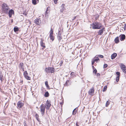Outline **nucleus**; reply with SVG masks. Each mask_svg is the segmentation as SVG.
Returning <instances> with one entry per match:
<instances>
[{"instance_id": "nucleus-11", "label": "nucleus", "mask_w": 126, "mask_h": 126, "mask_svg": "<svg viewBox=\"0 0 126 126\" xmlns=\"http://www.w3.org/2000/svg\"><path fill=\"white\" fill-rule=\"evenodd\" d=\"M58 33L57 35V37L58 40L59 41L62 39V37L61 36V32L59 30Z\"/></svg>"}, {"instance_id": "nucleus-34", "label": "nucleus", "mask_w": 126, "mask_h": 126, "mask_svg": "<svg viewBox=\"0 0 126 126\" xmlns=\"http://www.w3.org/2000/svg\"><path fill=\"white\" fill-rule=\"evenodd\" d=\"M107 87L106 86H104V88L103 89V92H105L106 91L107 89Z\"/></svg>"}, {"instance_id": "nucleus-52", "label": "nucleus", "mask_w": 126, "mask_h": 126, "mask_svg": "<svg viewBox=\"0 0 126 126\" xmlns=\"http://www.w3.org/2000/svg\"><path fill=\"white\" fill-rule=\"evenodd\" d=\"M36 0L38 1L37 3H38V2H39V0Z\"/></svg>"}, {"instance_id": "nucleus-49", "label": "nucleus", "mask_w": 126, "mask_h": 126, "mask_svg": "<svg viewBox=\"0 0 126 126\" xmlns=\"http://www.w3.org/2000/svg\"><path fill=\"white\" fill-rule=\"evenodd\" d=\"M21 69L23 71H24V67H23V68H21Z\"/></svg>"}, {"instance_id": "nucleus-59", "label": "nucleus", "mask_w": 126, "mask_h": 126, "mask_svg": "<svg viewBox=\"0 0 126 126\" xmlns=\"http://www.w3.org/2000/svg\"><path fill=\"white\" fill-rule=\"evenodd\" d=\"M61 63H63V62H61Z\"/></svg>"}, {"instance_id": "nucleus-55", "label": "nucleus", "mask_w": 126, "mask_h": 126, "mask_svg": "<svg viewBox=\"0 0 126 126\" xmlns=\"http://www.w3.org/2000/svg\"><path fill=\"white\" fill-rule=\"evenodd\" d=\"M11 22H13V20H12V21H11Z\"/></svg>"}, {"instance_id": "nucleus-44", "label": "nucleus", "mask_w": 126, "mask_h": 126, "mask_svg": "<svg viewBox=\"0 0 126 126\" xmlns=\"http://www.w3.org/2000/svg\"><path fill=\"white\" fill-rule=\"evenodd\" d=\"M74 74H75V73L74 72H72L70 74V75L71 76H72L74 75Z\"/></svg>"}, {"instance_id": "nucleus-35", "label": "nucleus", "mask_w": 126, "mask_h": 126, "mask_svg": "<svg viewBox=\"0 0 126 126\" xmlns=\"http://www.w3.org/2000/svg\"><path fill=\"white\" fill-rule=\"evenodd\" d=\"M110 103V102L108 101H107V102L106 103L105 106L106 107H108V105H109V104Z\"/></svg>"}, {"instance_id": "nucleus-14", "label": "nucleus", "mask_w": 126, "mask_h": 126, "mask_svg": "<svg viewBox=\"0 0 126 126\" xmlns=\"http://www.w3.org/2000/svg\"><path fill=\"white\" fill-rule=\"evenodd\" d=\"M51 104L47 100V103L46 104V105L47 106L46 108L47 110H49L50 107L51 106Z\"/></svg>"}, {"instance_id": "nucleus-12", "label": "nucleus", "mask_w": 126, "mask_h": 126, "mask_svg": "<svg viewBox=\"0 0 126 126\" xmlns=\"http://www.w3.org/2000/svg\"><path fill=\"white\" fill-rule=\"evenodd\" d=\"M120 39L121 41H123L125 39L126 36L125 34H121L119 36Z\"/></svg>"}, {"instance_id": "nucleus-33", "label": "nucleus", "mask_w": 126, "mask_h": 126, "mask_svg": "<svg viewBox=\"0 0 126 126\" xmlns=\"http://www.w3.org/2000/svg\"><path fill=\"white\" fill-rule=\"evenodd\" d=\"M120 77L117 76L116 78V80L117 82H118L119 80Z\"/></svg>"}, {"instance_id": "nucleus-42", "label": "nucleus", "mask_w": 126, "mask_h": 126, "mask_svg": "<svg viewBox=\"0 0 126 126\" xmlns=\"http://www.w3.org/2000/svg\"><path fill=\"white\" fill-rule=\"evenodd\" d=\"M50 9V8L49 7H48L46 9V11H49V10Z\"/></svg>"}, {"instance_id": "nucleus-5", "label": "nucleus", "mask_w": 126, "mask_h": 126, "mask_svg": "<svg viewBox=\"0 0 126 126\" xmlns=\"http://www.w3.org/2000/svg\"><path fill=\"white\" fill-rule=\"evenodd\" d=\"M24 105V103L22 101H20L17 103V108L19 109L22 108Z\"/></svg>"}, {"instance_id": "nucleus-54", "label": "nucleus", "mask_w": 126, "mask_h": 126, "mask_svg": "<svg viewBox=\"0 0 126 126\" xmlns=\"http://www.w3.org/2000/svg\"><path fill=\"white\" fill-rule=\"evenodd\" d=\"M14 105H16V104L15 103L14 104Z\"/></svg>"}, {"instance_id": "nucleus-37", "label": "nucleus", "mask_w": 126, "mask_h": 126, "mask_svg": "<svg viewBox=\"0 0 126 126\" xmlns=\"http://www.w3.org/2000/svg\"><path fill=\"white\" fill-rule=\"evenodd\" d=\"M116 75H117V76L120 77V73L119 72H116Z\"/></svg>"}, {"instance_id": "nucleus-51", "label": "nucleus", "mask_w": 126, "mask_h": 126, "mask_svg": "<svg viewBox=\"0 0 126 126\" xmlns=\"http://www.w3.org/2000/svg\"><path fill=\"white\" fill-rule=\"evenodd\" d=\"M77 126H79V125H78V123H77L76 124Z\"/></svg>"}, {"instance_id": "nucleus-40", "label": "nucleus", "mask_w": 126, "mask_h": 126, "mask_svg": "<svg viewBox=\"0 0 126 126\" xmlns=\"http://www.w3.org/2000/svg\"><path fill=\"white\" fill-rule=\"evenodd\" d=\"M108 66V65L106 64H104L103 66V68H104L107 67Z\"/></svg>"}, {"instance_id": "nucleus-48", "label": "nucleus", "mask_w": 126, "mask_h": 126, "mask_svg": "<svg viewBox=\"0 0 126 126\" xmlns=\"http://www.w3.org/2000/svg\"><path fill=\"white\" fill-rule=\"evenodd\" d=\"M63 102H60V104L61 105H62L63 104Z\"/></svg>"}, {"instance_id": "nucleus-22", "label": "nucleus", "mask_w": 126, "mask_h": 126, "mask_svg": "<svg viewBox=\"0 0 126 126\" xmlns=\"http://www.w3.org/2000/svg\"><path fill=\"white\" fill-rule=\"evenodd\" d=\"M77 108L75 109L73 111L72 114L74 115L76 114V112L77 111Z\"/></svg>"}, {"instance_id": "nucleus-6", "label": "nucleus", "mask_w": 126, "mask_h": 126, "mask_svg": "<svg viewBox=\"0 0 126 126\" xmlns=\"http://www.w3.org/2000/svg\"><path fill=\"white\" fill-rule=\"evenodd\" d=\"M23 75L24 77L28 80H31V78L29 76L28 74L26 71H25Z\"/></svg>"}, {"instance_id": "nucleus-32", "label": "nucleus", "mask_w": 126, "mask_h": 126, "mask_svg": "<svg viewBox=\"0 0 126 126\" xmlns=\"http://www.w3.org/2000/svg\"><path fill=\"white\" fill-rule=\"evenodd\" d=\"M53 29L51 28V30L50 32L49 35H53Z\"/></svg>"}, {"instance_id": "nucleus-47", "label": "nucleus", "mask_w": 126, "mask_h": 126, "mask_svg": "<svg viewBox=\"0 0 126 126\" xmlns=\"http://www.w3.org/2000/svg\"><path fill=\"white\" fill-rule=\"evenodd\" d=\"M100 75V74L99 73H98L96 75L97 76H99Z\"/></svg>"}, {"instance_id": "nucleus-3", "label": "nucleus", "mask_w": 126, "mask_h": 126, "mask_svg": "<svg viewBox=\"0 0 126 126\" xmlns=\"http://www.w3.org/2000/svg\"><path fill=\"white\" fill-rule=\"evenodd\" d=\"M2 11L4 12V13L7 14L8 12L9 11V8L8 6L6 4L4 3L2 5Z\"/></svg>"}, {"instance_id": "nucleus-9", "label": "nucleus", "mask_w": 126, "mask_h": 126, "mask_svg": "<svg viewBox=\"0 0 126 126\" xmlns=\"http://www.w3.org/2000/svg\"><path fill=\"white\" fill-rule=\"evenodd\" d=\"M7 14H8L9 17H12V15L14 14V11L12 9H11L8 12Z\"/></svg>"}, {"instance_id": "nucleus-16", "label": "nucleus", "mask_w": 126, "mask_h": 126, "mask_svg": "<svg viewBox=\"0 0 126 126\" xmlns=\"http://www.w3.org/2000/svg\"><path fill=\"white\" fill-rule=\"evenodd\" d=\"M117 55V54L116 53H114L112 54L111 56V58L113 60L115 58Z\"/></svg>"}, {"instance_id": "nucleus-38", "label": "nucleus", "mask_w": 126, "mask_h": 126, "mask_svg": "<svg viewBox=\"0 0 126 126\" xmlns=\"http://www.w3.org/2000/svg\"><path fill=\"white\" fill-rule=\"evenodd\" d=\"M99 15H97L95 16V17L96 19H97L99 17Z\"/></svg>"}, {"instance_id": "nucleus-46", "label": "nucleus", "mask_w": 126, "mask_h": 126, "mask_svg": "<svg viewBox=\"0 0 126 126\" xmlns=\"http://www.w3.org/2000/svg\"><path fill=\"white\" fill-rule=\"evenodd\" d=\"M27 12H24L23 13V14H24L25 15H26L27 14Z\"/></svg>"}, {"instance_id": "nucleus-39", "label": "nucleus", "mask_w": 126, "mask_h": 126, "mask_svg": "<svg viewBox=\"0 0 126 126\" xmlns=\"http://www.w3.org/2000/svg\"><path fill=\"white\" fill-rule=\"evenodd\" d=\"M95 62V61L93 59L92 62V65L94 64Z\"/></svg>"}, {"instance_id": "nucleus-19", "label": "nucleus", "mask_w": 126, "mask_h": 126, "mask_svg": "<svg viewBox=\"0 0 126 126\" xmlns=\"http://www.w3.org/2000/svg\"><path fill=\"white\" fill-rule=\"evenodd\" d=\"M69 80H67L65 83V85L66 86H69L70 85V83L69 82Z\"/></svg>"}, {"instance_id": "nucleus-31", "label": "nucleus", "mask_w": 126, "mask_h": 126, "mask_svg": "<svg viewBox=\"0 0 126 126\" xmlns=\"http://www.w3.org/2000/svg\"><path fill=\"white\" fill-rule=\"evenodd\" d=\"M93 73H94L95 74V75L96 74V73L97 72V70L96 69V68L94 69H93Z\"/></svg>"}, {"instance_id": "nucleus-43", "label": "nucleus", "mask_w": 126, "mask_h": 126, "mask_svg": "<svg viewBox=\"0 0 126 126\" xmlns=\"http://www.w3.org/2000/svg\"><path fill=\"white\" fill-rule=\"evenodd\" d=\"M58 0H53L54 3L55 4H56L57 3V2Z\"/></svg>"}, {"instance_id": "nucleus-26", "label": "nucleus", "mask_w": 126, "mask_h": 126, "mask_svg": "<svg viewBox=\"0 0 126 126\" xmlns=\"http://www.w3.org/2000/svg\"><path fill=\"white\" fill-rule=\"evenodd\" d=\"M49 38L52 41L54 40V36H53V35H49Z\"/></svg>"}, {"instance_id": "nucleus-15", "label": "nucleus", "mask_w": 126, "mask_h": 126, "mask_svg": "<svg viewBox=\"0 0 126 126\" xmlns=\"http://www.w3.org/2000/svg\"><path fill=\"white\" fill-rule=\"evenodd\" d=\"M65 6V5L64 4H63L61 5V12H63V11H64L65 9V8L64 7V6Z\"/></svg>"}, {"instance_id": "nucleus-21", "label": "nucleus", "mask_w": 126, "mask_h": 126, "mask_svg": "<svg viewBox=\"0 0 126 126\" xmlns=\"http://www.w3.org/2000/svg\"><path fill=\"white\" fill-rule=\"evenodd\" d=\"M24 63H20L19 66V67L20 68H22L24 67Z\"/></svg>"}, {"instance_id": "nucleus-1", "label": "nucleus", "mask_w": 126, "mask_h": 126, "mask_svg": "<svg viewBox=\"0 0 126 126\" xmlns=\"http://www.w3.org/2000/svg\"><path fill=\"white\" fill-rule=\"evenodd\" d=\"M92 28L93 29H100L102 27V24L100 22H95L92 25Z\"/></svg>"}, {"instance_id": "nucleus-4", "label": "nucleus", "mask_w": 126, "mask_h": 126, "mask_svg": "<svg viewBox=\"0 0 126 126\" xmlns=\"http://www.w3.org/2000/svg\"><path fill=\"white\" fill-rule=\"evenodd\" d=\"M40 111L42 116H43L44 114L45 111V106L44 104H42L40 107Z\"/></svg>"}, {"instance_id": "nucleus-45", "label": "nucleus", "mask_w": 126, "mask_h": 126, "mask_svg": "<svg viewBox=\"0 0 126 126\" xmlns=\"http://www.w3.org/2000/svg\"><path fill=\"white\" fill-rule=\"evenodd\" d=\"M124 30H126V24H125V25L124 27Z\"/></svg>"}, {"instance_id": "nucleus-60", "label": "nucleus", "mask_w": 126, "mask_h": 126, "mask_svg": "<svg viewBox=\"0 0 126 126\" xmlns=\"http://www.w3.org/2000/svg\"><path fill=\"white\" fill-rule=\"evenodd\" d=\"M36 108H38V107H36Z\"/></svg>"}, {"instance_id": "nucleus-30", "label": "nucleus", "mask_w": 126, "mask_h": 126, "mask_svg": "<svg viewBox=\"0 0 126 126\" xmlns=\"http://www.w3.org/2000/svg\"><path fill=\"white\" fill-rule=\"evenodd\" d=\"M126 67V66L124 64L122 63L121 64V69L124 68Z\"/></svg>"}, {"instance_id": "nucleus-13", "label": "nucleus", "mask_w": 126, "mask_h": 126, "mask_svg": "<svg viewBox=\"0 0 126 126\" xmlns=\"http://www.w3.org/2000/svg\"><path fill=\"white\" fill-rule=\"evenodd\" d=\"M94 89L93 88H91L90 89L89 91V93L90 95H93L94 93Z\"/></svg>"}, {"instance_id": "nucleus-36", "label": "nucleus", "mask_w": 126, "mask_h": 126, "mask_svg": "<svg viewBox=\"0 0 126 126\" xmlns=\"http://www.w3.org/2000/svg\"><path fill=\"white\" fill-rule=\"evenodd\" d=\"M122 70L125 73H126V67H125L124 68H123L122 69Z\"/></svg>"}, {"instance_id": "nucleus-7", "label": "nucleus", "mask_w": 126, "mask_h": 126, "mask_svg": "<svg viewBox=\"0 0 126 126\" xmlns=\"http://www.w3.org/2000/svg\"><path fill=\"white\" fill-rule=\"evenodd\" d=\"M44 40L42 39H41V41L40 42V44L41 46L43 47L42 49L44 50V49H45L46 46L45 43L43 42Z\"/></svg>"}, {"instance_id": "nucleus-56", "label": "nucleus", "mask_w": 126, "mask_h": 126, "mask_svg": "<svg viewBox=\"0 0 126 126\" xmlns=\"http://www.w3.org/2000/svg\"><path fill=\"white\" fill-rule=\"evenodd\" d=\"M31 22H30V24H31Z\"/></svg>"}, {"instance_id": "nucleus-17", "label": "nucleus", "mask_w": 126, "mask_h": 126, "mask_svg": "<svg viewBox=\"0 0 126 126\" xmlns=\"http://www.w3.org/2000/svg\"><path fill=\"white\" fill-rule=\"evenodd\" d=\"M93 59L96 63L97 62H98V61H99L100 60L97 55L95 56Z\"/></svg>"}, {"instance_id": "nucleus-10", "label": "nucleus", "mask_w": 126, "mask_h": 126, "mask_svg": "<svg viewBox=\"0 0 126 126\" xmlns=\"http://www.w3.org/2000/svg\"><path fill=\"white\" fill-rule=\"evenodd\" d=\"M105 31V28H102L101 29L99 30V31L98 32V35H102L103 33V31Z\"/></svg>"}, {"instance_id": "nucleus-58", "label": "nucleus", "mask_w": 126, "mask_h": 126, "mask_svg": "<svg viewBox=\"0 0 126 126\" xmlns=\"http://www.w3.org/2000/svg\"><path fill=\"white\" fill-rule=\"evenodd\" d=\"M61 63H63V62H61Z\"/></svg>"}, {"instance_id": "nucleus-28", "label": "nucleus", "mask_w": 126, "mask_h": 126, "mask_svg": "<svg viewBox=\"0 0 126 126\" xmlns=\"http://www.w3.org/2000/svg\"><path fill=\"white\" fill-rule=\"evenodd\" d=\"M37 1L36 0H32V3L34 5L36 4L37 3Z\"/></svg>"}, {"instance_id": "nucleus-24", "label": "nucleus", "mask_w": 126, "mask_h": 126, "mask_svg": "<svg viewBox=\"0 0 126 126\" xmlns=\"http://www.w3.org/2000/svg\"><path fill=\"white\" fill-rule=\"evenodd\" d=\"M18 29L19 28H18V27L16 26L14 28V31L15 32H18Z\"/></svg>"}, {"instance_id": "nucleus-2", "label": "nucleus", "mask_w": 126, "mask_h": 126, "mask_svg": "<svg viewBox=\"0 0 126 126\" xmlns=\"http://www.w3.org/2000/svg\"><path fill=\"white\" fill-rule=\"evenodd\" d=\"M55 68L54 67H46L45 69V72L47 73H52L55 72Z\"/></svg>"}, {"instance_id": "nucleus-57", "label": "nucleus", "mask_w": 126, "mask_h": 126, "mask_svg": "<svg viewBox=\"0 0 126 126\" xmlns=\"http://www.w3.org/2000/svg\"><path fill=\"white\" fill-rule=\"evenodd\" d=\"M31 22H30V24H31Z\"/></svg>"}, {"instance_id": "nucleus-50", "label": "nucleus", "mask_w": 126, "mask_h": 126, "mask_svg": "<svg viewBox=\"0 0 126 126\" xmlns=\"http://www.w3.org/2000/svg\"><path fill=\"white\" fill-rule=\"evenodd\" d=\"M92 68H93V69H94L95 68H94V66L93 65L92 66Z\"/></svg>"}, {"instance_id": "nucleus-41", "label": "nucleus", "mask_w": 126, "mask_h": 126, "mask_svg": "<svg viewBox=\"0 0 126 126\" xmlns=\"http://www.w3.org/2000/svg\"><path fill=\"white\" fill-rule=\"evenodd\" d=\"M97 56H99L101 58H103L104 57V56L103 55H97Z\"/></svg>"}, {"instance_id": "nucleus-23", "label": "nucleus", "mask_w": 126, "mask_h": 126, "mask_svg": "<svg viewBox=\"0 0 126 126\" xmlns=\"http://www.w3.org/2000/svg\"><path fill=\"white\" fill-rule=\"evenodd\" d=\"M35 117V118L39 122L40 121V119L39 118V115L37 114H36Z\"/></svg>"}, {"instance_id": "nucleus-18", "label": "nucleus", "mask_w": 126, "mask_h": 126, "mask_svg": "<svg viewBox=\"0 0 126 126\" xmlns=\"http://www.w3.org/2000/svg\"><path fill=\"white\" fill-rule=\"evenodd\" d=\"M114 41L116 44H117L119 41L118 37H116L114 39Z\"/></svg>"}, {"instance_id": "nucleus-8", "label": "nucleus", "mask_w": 126, "mask_h": 126, "mask_svg": "<svg viewBox=\"0 0 126 126\" xmlns=\"http://www.w3.org/2000/svg\"><path fill=\"white\" fill-rule=\"evenodd\" d=\"M34 23L36 25H40V24L41 23V21L40 18H37L34 20Z\"/></svg>"}, {"instance_id": "nucleus-25", "label": "nucleus", "mask_w": 126, "mask_h": 126, "mask_svg": "<svg viewBox=\"0 0 126 126\" xmlns=\"http://www.w3.org/2000/svg\"><path fill=\"white\" fill-rule=\"evenodd\" d=\"M3 75L2 73L1 72L0 73V80L1 81L3 80Z\"/></svg>"}, {"instance_id": "nucleus-53", "label": "nucleus", "mask_w": 126, "mask_h": 126, "mask_svg": "<svg viewBox=\"0 0 126 126\" xmlns=\"http://www.w3.org/2000/svg\"><path fill=\"white\" fill-rule=\"evenodd\" d=\"M75 17L74 18V19H73V20H74V19H75Z\"/></svg>"}, {"instance_id": "nucleus-27", "label": "nucleus", "mask_w": 126, "mask_h": 126, "mask_svg": "<svg viewBox=\"0 0 126 126\" xmlns=\"http://www.w3.org/2000/svg\"><path fill=\"white\" fill-rule=\"evenodd\" d=\"M49 11H46V14L45 16L47 18H48V14H49Z\"/></svg>"}, {"instance_id": "nucleus-20", "label": "nucleus", "mask_w": 126, "mask_h": 126, "mask_svg": "<svg viewBox=\"0 0 126 126\" xmlns=\"http://www.w3.org/2000/svg\"><path fill=\"white\" fill-rule=\"evenodd\" d=\"M44 96L46 97H48L49 96V94L48 92L47 91L45 92Z\"/></svg>"}, {"instance_id": "nucleus-29", "label": "nucleus", "mask_w": 126, "mask_h": 126, "mask_svg": "<svg viewBox=\"0 0 126 126\" xmlns=\"http://www.w3.org/2000/svg\"><path fill=\"white\" fill-rule=\"evenodd\" d=\"M45 85L46 87H47V88H48L49 89V85H48V82H47V81H46L45 82Z\"/></svg>"}]
</instances>
